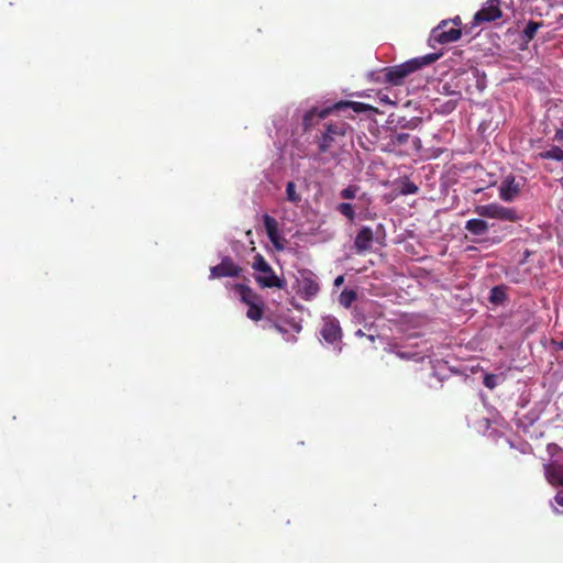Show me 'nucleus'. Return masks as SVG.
Wrapping results in <instances>:
<instances>
[{
  "instance_id": "obj_1",
  "label": "nucleus",
  "mask_w": 563,
  "mask_h": 563,
  "mask_svg": "<svg viewBox=\"0 0 563 563\" xmlns=\"http://www.w3.org/2000/svg\"><path fill=\"white\" fill-rule=\"evenodd\" d=\"M373 110L377 112L374 107L356 101H339L331 107H327L322 110L316 108L309 110L302 119L303 130L308 131L313 128L320 120L325 119L331 113L343 114L345 118H353L351 111L354 113H361Z\"/></svg>"
},
{
  "instance_id": "obj_2",
  "label": "nucleus",
  "mask_w": 563,
  "mask_h": 563,
  "mask_svg": "<svg viewBox=\"0 0 563 563\" xmlns=\"http://www.w3.org/2000/svg\"><path fill=\"white\" fill-rule=\"evenodd\" d=\"M441 56V53H431L424 56L411 58L399 65L386 67L383 70L385 81L394 86H399L410 74L437 62Z\"/></svg>"
},
{
  "instance_id": "obj_3",
  "label": "nucleus",
  "mask_w": 563,
  "mask_h": 563,
  "mask_svg": "<svg viewBox=\"0 0 563 563\" xmlns=\"http://www.w3.org/2000/svg\"><path fill=\"white\" fill-rule=\"evenodd\" d=\"M349 129L350 125L343 120L325 122L323 130L316 136L319 153H328L345 136Z\"/></svg>"
},
{
  "instance_id": "obj_4",
  "label": "nucleus",
  "mask_w": 563,
  "mask_h": 563,
  "mask_svg": "<svg viewBox=\"0 0 563 563\" xmlns=\"http://www.w3.org/2000/svg\"><path fill=\"white\" fill-rule=\"evenodd\" d=\"M474 212L482 218L497 219L508 222H517L522 219L516 209L504 207L498 203L476 206Z\"/></svg>"
},
{
  "instance_id": "obj_5",
  "label": "nucleus",
  "mask_w": 563,
  "mask_h": 563,
  "mask_svg": "<svg viewBox=\"0 0 563 563\" xmlns=\"http://www.w3.org/2000/svg\"><path fill=\"white\" fill-rule=\"evenodd\" d=\"M320 291V286L314 274L309 269H302L296 277V292L303 300L313 299Z\"/></svg>"
},
{
  "instance_id": "obj_6",
  "label": "nucleus",
  "mask_w": 563,
  "mask_h": 563,
  "mask_svg": "<svg viewBox=\"0 0 563 563\" xmlns=\"http://www.w3.org/2000/svg\"><path fill=\"white\" fill-rule=\"evenodd\" d=\"M451 21H441L432 31L430 40L439 44L456 42L462 36V29L450 26Z\"/></svg>"
},
{
  "instance_id": "obj_7",
  "label": "nucleus",
  "mask_w": 563,
  "mask_h": 563,
  "mask_svg": "<svg viewBox=\"0 0 563 563\" xmlns=\"http://www.w3.org/2000/svg\"><path fill=\"white\" fill-rule=\"evenodd\" d=\"M501 15L503 12L499 0H487L482 9L474 14L471 29L483 23L496 21L500 19Z\"/></svg>"
},
{
  "instance_id": "obj_8",
  "label": "nucleus",
  "mask_w": 563,
  "mask_h": 563,
  "mask_svg": "<svg viewBox=\"0 0 563 563\" xmlns=\"http://www.w3.org/2000/svg\"><path fill=\"white\" fill-rule=\"evenodd\" d=\"M242 272V267L233 262L229 256L222 258L220 264L210 268V279L222 277H238Z\"/></svg>"
},
{
  "instance_id": "obj_9",
  "label": "nucleus",
  "mask_w": 563,
  "mask_h": 563,
  "mask_svg": "<svg viewBox=\"0 0 563 563\" xmlns=\"http://www.w3.org/2000/svg\"><path fill=\"white\" fill-rule=\"evenodd\" d=\"M320 334L323 340L330 344L341 342L342 329L339 321L333 317H327L323 319V324L320 330Z\"/></svg>"
},
{
  "instance_id": "obj_10",
  "label": "nucleus",
  "mask_w": 563,
  "mask_h": 563,
  "mask_svg": "<svg viewBox=\"0 0 563 563\" xmlns=\"http://www.w3.org/2000/svg\"><path fill=\"white\" fill-rule=\"evenodd\" d=\"M521 185L516 181V177L514 175L506 176L499 186V198L505 202L514 201L519 192Z\"/></svg>"
},
{
  "instance_id": "obj_11",
  "label": "nucleus",
  "mask_w": 563,
  "mask_h": 563,
  "mask_svg": "<svg viewBox=\"0 0 563 563\" xmlns=\"http://www.w3.org/2000/svg\"><path fill=\"white\" fill-rule=\"evenodd\" d=\"M254 279L261 288L285 289L286 287V280L279 278L272 267L269 273L255 274Z\"/></svg>"
},
{
  "instance_id": "obj_12",
  "label": "nucleus",
  "mask_w": 563,
  "mask_h": 563,
  "mask_svg": "<svg viewBox=\"0 0 563 563\" xmlns=\"http://www.w3.org/2000/svg\"><path fill=\"white\" fill-rule=\"evenodd\" d=\"M263 223L265 227L266 234L277 251L284 250V244L282 243V238L278 232V222L275 218L269 214L263 216Z\"/></svg>"
},
{
  "instance_id": "obj_13",
  "label": "nucleus",
  "mask_w": 563,
  "mask_h": 563,
  "mask_svg": "<svg viewBox=\"0 0 563 563\" xmlns=\"http://www.w3.org/2000/svg\"><path fill=\"white\" fill-rule=\"evenodd\" d=\"M374 240L373 230L369 227H362L354 240V249L357 254L365 253L371 249Z\"/></svg>"
},
{
  "instance_id": "obj_14",
  "label": "nucleus",
  "mask_w": 563,
  "mask_h": 563,
  "mask_svg": "<svg viewBox=\"0 0 563 563\" xmlns=\"http://www.w3.org/2000/svg\"><path fill=\"white\" fill-rule=\"evenodd\" d=\"M548 481L552 485L563 486V464L551 463L545 468Z\"/></svg>"
},
{
  "instance_id": "obj_15",
  "label": "nucleus",
  "mask_w": 563,
  "mask_h": 563,
  "mask_svg": "<svg viewBox=\"0 0 563 563\" xmlns=\"http://www.w3.org/2000/svg\"><path fill=\"white\" fill-rule=\"evenodd\" d=\"M234 288L239 292L241 300L247 306L261 301V297L250 286L236 284Z\"/></svg>"
},
{
  "instance_id": "obj_16",
  "label": "nucleus",
  "mask_w": 563,
  "mask_h": 563,
  "mask_svg": "<svg viewBox=\"0 0 563 563\" xmlns=\"http://www.w3.org/2000/svg\"><path fill=\"white\" fill-rule=\"evenodd\" d=\"M465 230L474 235L487 233L489 224L483 219H470L465 223Z\"/></svg>"
},
{
  "instance_id": "obj_17",
  "label": "nucleus",
  "mask_w": 563,
  "mask_h": 563,
  "mask_svg": "<svg viewBox=\"0 0 563 563\" xmlns=\"http://www.w3.org/2000/svg\"><path fill=\"white\" fill-rule=\"evenodd\" d=\"M536 157L540 159H554L558 162H563V150L559 146H552L548 151L538 153Z\"/></svg>"
},
{
  "instance_id": "obj_18",
  "label": "nucleus",
  "mask_w": 563,
  "mask_h": 563,
  "mask_svg": "<svg viewBox=\"0 0 563 563\" xmlns=\"http://www.w3.org/2000/svg\"><path fill=\"white\" fill-rule=\"evenodd\" d=\"M252 268L257 273H269L271 265L262 254H256L252 262Z\"/></svg>"
},
{
  "instance_id": "obj_19",
  "label": "nucleus",
  "mask_w": 563,
  "mask_h": 563,
  "mask_svg": "<svg viewBox=\"0 0 563 563\" xmlns=\"http://www.w3.org/2000/svg\"><path fill=\"white\" fill-rule=\"evenodd\" d=\"M357 295L353 289H344L339 297V302L344 308H350L351 305L356 300Z\"/></svg>"
},
{
  "instance_id": "obj_20",
  "label": "nucleus",
  "mask_w": 563,
  "mask_h": 563,
  "mask_svg": "<svg viewBox=\"0 0 563 563\" xmlns=\"http://www.w3.org/2000/svg\"><path fill=\"white\" fill-rule=\"evenodd\" d=\"M506 299V291L504 286H495L490 289L489 300L495 305L503 303Z\"/></svg>"
},
{
  "instance_id": "obj_21",
  "label": "nucleus",
  "mask_w": 563,
  "mask_h": 563,
  "mask_svg": "<svg viewBox=\"0 0 563 563\" xmlns=\"http://www.w3.org/2000/svg\"><path fill=\"white\" fill-rule=\"evenodd\" d=\"M246 317L253 321H260L263 318V305L255 302L247 306Z\"/></svg>"
},
{
  "instance_id": "obj_22",
  "label": "nucleus",
  "mask_w": 563,
  "mask_h": 563,
  "mask_svg": "<svg viewBox=\"0 0 563 563\" xmlns=\"http://www.w3.org/2000/svg\"><path fill=\"white\" fill-rule=\"evenodd\" d=\"M286 196H287V200L292 203H298L301 200L300 195L296 190V184L294 181L287 183Z\"/></svg>"
},
{
  "instance_id": "obj_23",
  "label": "nucleus",
  "mask_w": 563,
  "mask_h": 563,
  "mask_svg": "<svg viewBox=\"0 0 563 563\" xmlns=\"http://www.w3.org/2000/svg\"><path fill=\"white\" fill-rule=\"evenodd\" d=\"M338 211L346 217L349 220H354L355 218V211L351 203L342 202L338 206Z\"/></svg>"
},
{
  "instance_id": "obj_24",
  "label": "nucleus",
  "mask_w": 563,
  "mask_h": 563,
  "mask_svg": "<svg viewBox=\"0 0 563 563\" xmlns=\"http://www.w3.org/2000/svg\"><path fill=\"white\" fill-rule=\"evenodd\" d=\"M540 26L541 23L529 21L523 30V34L527 37V40H532Z\"/></svg>"
},
{
  "instance_id": "obj_25",
  "label": "nucleus",
  "mask_w": 563,
  "mask_h": 563,
  "mask_svg": "<svg viewBox=\"0 0 563 563\" xmlns=\"http://www.w3.org/2000/svg\"><path fill=\"white\" fill-rule=\"evenodd\" d=\"M358 190H360V188L357 186L350 185L346 188H344L343 190H341L340 196H341V198H343L345 200L354 199L356 197V194Z\"/></svg>"
},
{
  "instance_id": "obj_26",
  "label": "nucleus",
  "mask_w": 563,
  "mask_h": 563,
  "mask_svg": "<svg viewBox=\"0 0 563 563\" xmlns=\"http://www.w3.org/2000/svg\"><path fill=\"white\" fill-rule=\"evenodd\" d=\"M409 136L410 135L408 133H397L396 135L393 136V144L404 145L407 143Z\"/></svg>"
},
{
  "instance_id": "obj_27",
  "label": "nucleus",
  "mask_w": 563,
  "mask_h": 563,
  "mask_svg": "<svg viewBox=\"0 0 563 563\" xmlns=\"http://www.w3.org/2000/svg\"><path fill=\"white\" fill-rule=\"evenodd\" d=\"M452 95L454 96V99H451V100H449V101L445 103V110H446V111H452L453 109H455L456 103H457V101H459V100H460V98H461L460 92H453Z\"/></svg>"
},
{
  "instance_id": "obj_28",
  "label": "nucleus",
  "mask_w": 563,
  "mask_h": 563,
  "mask_svg": "<svg viewBox=\"0 0 563 563\" xmlns=\"http://www.w3.org/2000/svg\"><path fill=\"white\" fill-rule=\"evenodd\" d=\"M419 188L413 183H407L404 188V194H416L418 192Z\"/></svg>"
},
{
  "instance_id": "obj_29",
  "label": "nucleus",
  "mask_w": 563,
  "mask_h": 563,
  "mask_svg": "<svg viewBox=\"0 0 563 563\" xmlns=\"http://www.w3.org/2000/svg\"><path fill=\"white\" fill-rule=\"evenodd\" d=\"M484 385L489 388V389H493L495 387V376L494 375H486L485 378H484Z\"/></svg>"
},
{
  "instance_id": "obj_30",
  "label": "nucleus",
  "mask_w": 563,
  "mask_h": 563,
  "mask_svg": "<svg viewBox=\"0 0 563 563\" xmlns=\"http://www.w3.org/2000/svg\"><path fill=\"white\" fill-rule=\"evenodd\" d=\"M554 500H555V503H556L560 507H562V509H561V510H556V511H558L559 514H563V493H562V492L558 493V494H556V496L554 497Z\"/></svg>"
},
{
  "instance_id": "obj_31",
  "label": "nucleus",
  "mask_w": 563,
  "mask_h": 563,
  "mask_svg": "<svg viewBox=\"0 0 563 563\" xmlns=\"http://www.w3.org/2000/svg\"><path fill=\"white\" fill-rule=\"evenodd\" d=\"M553 141L563 142V128H559L555 130Z\"/></svg>"
},
{
  "instance_id": "obj_32",
  "label": "nucleus",
  "mask_w": 563,
  "mask_h": 563,
  "mask_svg": "<svg viewBox=\"0 0 563 563\" xmlns=\"http://www.w3.org/2000/svg\"><path fill=\"white\" fill-rule=\"evenodd\" d=\"M396 355L402 360H410L416 354H410V353H406V352H402V351H396Z\"/></svg>"
},
{
  "instance_id": "obj_33",
  "label": "nucleus",
  "mask_w": 563,
  "mask_h": 563,
  "mask_svg": "<svg viewBox=\"0 0 563 563\" xmlns=\"http://www.w3.org/2000/svg\"><path fill=\"white\" fill-rule=\"evenodd\" d=\"M450 21H451V23L453 24L454 27H461V25H462V20H461V18L459 15L453 18V19H451Z\"/></svg>"
},
{
  "instance_id": "obj_34",
  "label": "nucleus",
  "mask_w": 563,
  "mask_h": 563,
  "mask_svg": "<svg viewBox=\"0 0 563 563\" xmlns=\"http://www.w3.org/2000/svg\"><path fill=\"white\" fill-rule=\"evenodd\" d=\"M551 344L554 345L556 347V350L563 351V340L562 341L552 340Z\"/></svg>"
},
{
  "instance_id": "obj_35",
  "label": "nucleus",
  "mask_w": 563,
  "mask_h": 563,
  "mask_svg": "<svg viewBox=\"0 0 563 563\" xmlns=\"http://www.w3.org/2000/svg\"><path fill=\"white\" fill-rule=\"evenodd\" d=\"M343 282H344V276H343V275H340V276H338V277L334 279V286H335V287H339V286H341V285L343 284Z\"/></svg>"
},
{
  "instance_id": "obj_36",
  "label": "nucleus",
  "mask_w": 563,
  "mask_h": 563,
  "mask_svg": "<svg viewBox=\"0 0 563 563\" xmlns=\"http://www.w3.org/2000/svg\"><path fill=\"white\" fill-rule=\"evenodd\" d=\"M275 328H276V330H277L278 332H280V333H285L284 328H282L280 325L276 324V325H275Z\"/></svg>"
},
{
  "instance_id": "obj_37",
  "label": "nucleus",
  "mask_w": 563,
  "mask_h": 563,
  "mask_svg": "<svg viewBox=\"0 0 563 563\" xmlns=\"http://www.w3.org/2000/svg\"><path fill=\"white\" fill-rule=\"evenodd\" d=\"M294 329L299 332L301 330V327L299 324H294Z\"/></svg>"
},
{
  "instance_id": "obj_38",
  "label": "nucleus",
  "mask_w": 563,
  "mask_h": 563,
  "mask_svg": "<svg viewBox=\"0 0 563 563\" xmlns=\"http://www.w3.org/2000/svg\"><path fill=\"white\" fill-rule=\"evenodd\" d=\"M482 190H483L482 188H479V189H475V190H474V192H475V194H477V192H479V191H482Z\"/></svg>"
},
{
  "instance_id": "obj_39",
  "label": "nucleus",
  "mask_w": 563,
  "mask_h": 563,
  "mask_svg": "<svg viewBox=\"0 0 563 563\" xmlns=\"http://www.w3.org/2000/svg\"><path fill=\"white\" fill-rule=\"evenodd\" d=\"M357 334H358V335H363L362 330H358V331H357Z\"/></svg>"
}]
</instances>
